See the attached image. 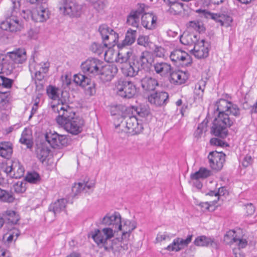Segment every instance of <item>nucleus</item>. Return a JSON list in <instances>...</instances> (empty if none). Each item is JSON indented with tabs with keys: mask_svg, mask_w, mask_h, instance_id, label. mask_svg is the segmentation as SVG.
I'll list each match as a JSON object with an SVG mask.
<instances>
[{
	"mask_svg": "<svg viewBox=\"0 0 257 257\" xmlns=\"http://www.w3.org/2000/svg\"><path fill=\"white\" fill-rule=\"evenodd\" d=\"M32 12V19L36 22L43 23L50 18L51 13L47 3H43Z\"/></svg>",
	"mask_w": 257,
	"mask_h": 257,
	"instance_id": "2eb2a0df",
	"label": "nucleus"
},
{
	"mask_svg": "<svg viewBox=\"0 0 257 257\" xmlns=\"http://www.w3.org/2000/svg\"><path fill=\"white\" fill-rule=\"evenodd\" d=\"M67 203V200L65 198L58 199L50 205L49 210L50 211H53L54 214L59 213L65 210Z\"/></svg>",
	"mask_w": 257,
	"mask_h": 257,
	"instance_id": "f704fd0d",
	"label": "nucleus"
},
{
	"mask_svg": "<svg viewBox=\"0 0 257 257\" xmlns=\"http://www.w3.org/2000/svg\"><path fill=\"white\" fill-rule=\"evenodd\" d=\"M94 186L93 182H89L88 178H85L82 182L75 183L72 187V191L74 196H76L83 191L88 192V190L94 187Z\"/></svg>",
	"mask_w": 257,
	"mask_h": 257,
	"instance_id": "393cba45",
	"label": "nucleus"
},
{
	"mask_svg": "<svg viewBox=\"0 0 257 257\" xmlns=\"http://www.w3.org/2000/svg\"><path fill=\"white\" fill-rule=\"evenodd\" d=\"M13 80L0 75V86L4 88H10L13 84Z\"/></svg>",
	"mask_w": 257,
	"mask_h": 257,
	"instance_id": "4d7b16f0",
	"label": "nucleus"
},
{
	"mask_svg": "<svg viewBox=\"0 0 257 257\" xmlns=\"http://www.w3.org/2000/svg\"><path fill=\"white\" fill-rule=\"evenodd\" d=\"M157 16L153 13L144 14L141 17V24L146 29L153 30L157 26Z\"/></svg>",
	"mask_w": 257,
	"mask_h": 257,
	"instance_id": "4be33fe9",
	"label": "nucleus"
},
{
	"mask_svg": "<svg viewBox=\"0 0 257 257\" xmlns=\"http://www.w3.org/2000/svg\"><path fill=\"white\" fill-rule=\"evenodd\" d=\"M19 142L22 144L26 145L28 148L31 149L33 146V141L31 131L26 128H25L22 133Z\"/></svg>",
	"mask_w": 257,
	"mask_h": 257,
	"instance_id": "58836bf2",
	"label": "nucleus"
},
{
	"mask_svg": "<svg viewBox=\"0 0 257 257\" xmlns=\"http://www.w3.org/2000/svg\"><path fill=\"white\" fill-rule=\"evenodd\" d=\"M169 98V95L165 91H157L148 96L149 101L157 106L166 105Z\"/></svg>",
	"mask_w": 257,
	"mask_h": 257,
	"instance_id": "f3484780",
	"label": "nucleus"
},
{
	"mask_svg": "<svg viewBox=\"0 0 257 257\" xmlns=\"http://www.w3.org/2000/svg\"><path fill=\"white\" fill-rule=\"evenodd\" d=\"M225 155L222 152L212 151L208 156L210 167L214 170L219 171L225 162Z\"/></svg>",
	"mask_w": 257,
	"mask_h": 257,
	"instance_id": "4468645a",
	"label": "nucleus"
},
{
	"mask_svg": "<svg viewBox=\"0 0 257 257\" xmlns=\"http://www.w3.org/2000/svg\"><path fill=\"white\" fill-rule=\"evenodd\" d=\"M148 9L149 7L144 4H138L137 9L132 11L140 17L141 15H144V14L148 13Z\"/></svg>",
	"mask_w": 257,
	"mask_h": 257,
	"instance_id": "5fc2aeb1",
	"label": "nucleus"
},
{
	"mask_svg": "<svg viewBox=\"0 0 257 257\" xmlns=\"http://www.w3.org/2000/svg\"><path fill=\"white\" fill-rule=\"evenodd\" d=\"M96 84L93 82H91V80L90 79V82L87 85L84 87L85 88V93L87 95H88L89 96H93L96 93Z\"/></svg>",
	"mask_w": 257,
	"mask_h": 257,
	"instance_id": "6e6d98bb",
	"label": "nucleus"
},
{
	"mask_svg": "<svg viewBox=\"0 0 257 257\" xmlns=\"http://www.w3.org/2000/svg\"><path fill=\"white\" fill-rule=\"evenodd\" d=\"M209 44L204 39L199 41L195 44L193 48V54L198 59H203L208 56Z\"/></svg>",
	"mask_w": 257,
	"mask_h": 257,
	"instance_id": "6ab92c4d",
	"label": "nucleus"
},
{
	"mask_svg": "<svg viewBox=\"0 0 257 257\" xmlns=\"http://www.w3.org/2000/svg\"><path fill=\"white\" fill-rule=\"evenodd\" d=\"M132 112L136 113L139 116L145 117L150 115V112L149 108L146 106L139 107L132 106Z\"/></svg>",
	"mask_w": 257,
	"mask_h": 257,
	"instance_id": "49530a36",
	"label": "nucleus"
},
{
	"mask_svg": "<svg viewBox=\"0 0 257 257\" xmlns=\"http://www.w3.org/2000/svg\"><path fill=\"white\" fill-rule=\"evenodd\" d=\"M170 76V81L176 85H181L184 83L188 79V73L182 71H172L171 70Z\"/></svg>",
	"mask_w": 257,
	"mask_h": 257,
	"instance_id": "bb28decb",
	"label": "nucleus"
},
{
	"mask_svg": "<svg viewBox=\"0 0 257 257\" xmlns=\"http://www.w3.org/2000/svg\"><path fill=\"white\" fill-rule=\"evenodd\" d=\"M118 71L117 67L113 64H108L100 68V78L103 82H108L112 80Z\"/></svg>",
	"mask_w": 257,
	"mask_h": 257,
	"instance_id": "aec40b11",
	"label": "nucleus"
},
{
	"mask_svg": "<svg viewBox=\"0 0 257 257\" xmlns=\"http://www.w3.org/2000/svg\"><path fill=\"white\" fill-rule=\"evenodd\" d=\"M1 28L6 31L15 32L20 31L22 29L23 26L20 23L18 19L12 16L7 19L6 21L2 22Z\"/></svg>",
	"mask_w": 257,
	"mask_h": 257,
	"instance_id": "412c9836",
	"label": "nucleus"
},
{
	"mask_svg": "<svg viewBox=\"0 0 257 257\" xmlns=\"http://www.w3.org/2000/svg\"><path fill=\"white\" fill-rule=\"evenodd\" d=\"M73 80L77 85L82 87H85L90 82L89 78L81 74L74 75Z\"/></svg>",
	"mask_w": 257,
	"mask_h": 257,
	"instance_id": "a18cd8bd",
	"label": "nucleus"
},
{
	"mask_svg": "<svg viewBox=\"0 0 257 257\" xmlns=\"http://www.w3.org/2000/svg\"><path fill=\"white\" fill-rule=\"evenodd\" d=\"M57 8L60 13L70 18H79L82 14V6L75 0H59Z\"/></svg>",
	"mask_w": 257,
	"mask_h": 257,
	"instance_id": "7ed1b4c3",
	"label": "nucleus"
},
{
	"mask_svg": "<svg viewBox=\"0 0 257 257\" xmlns=\"http://www.w3.org/2000/svg\"><path fill=\"white\" fill-rule=\"evenodd\" d=\"M62 97L59 100L61 102H58L56 104H52L51 106L53 111L58 113L56 120L61 126L76 117L72 108L67 104V102L68 101V92H62Z\"/></svg>",
	"mask_w": 257,
	"mask_h": 257,
	"instance_id": "f03ea898",
	"label": "nucleus"
},
{
	"mask_svg": "<svg viewBox=\"0 0 257 257\" xmlns=\"http://www.w3.org/2000/svg\"><path fill=\"white\" fill-rule=\"evenodd\" d=\"M45 138L53 148L60 149L66 146L68 144V139L65 136L60 135L55 131L51 130L46 132Z\"/></svg>",
	"mask_w": 257,
	"mask_h": 257,
	"instance_id": "9d476101",
	"label": "nucleus"
},
{
	"mask_svg": "<svg viewBox=\"0 0 257 257\" xmlns=\"http://www.w3.org/2000/svg\"><path fill=\"white\" fill-rule=\"evenodd\" d=\"M119 51L116 61L120 63L126 64L131 56H133V52L131 50L125 47L118 48Z\"/></svg>",
	"mask_w": 257,
	"mask_h": 257,
	"instance_id": "473e14b6",
	"label": "nucleus"
},
{
	"mask_svg": "<svg viewBox=\"0 0 257 257\" xmlns=\"http://www.w3.org/2000/svg\"><path fill=\"white\" fill-rule=\"evenodd\" d=\"M185 6L186 7V6L182 3H174L171 5L170 11L175 15H180L185 11Z\"/></svg>",
	"mask_w": 257,
	"mask_h": 257,
	"instance_id": "3c124183",
	"label": "nucleus"
},
{
	"mask_svg": "<svg viewBox=\"0 0 257 257\" xmlns=\"http://www.w3.org/2000/svg\"><path fill=\"white\" fill-rule=\"evenodd\" d=\"M92 237L98 245L106 247L107 240L105 239V236L102 231L98 229L95 230V233L92 235Z\"/></svg>",
	"mask_w": 257,
	"mask_h": 257,
	"instance_id": "79ce46f5",
	"label": "nucleus"
},
{
	"mask_svg": "<svg viewBox=\"0 0 257 257\" xmlns=\"http://www.w3.org/2000/svg\"><path fill=\"white\" fill-rule=\"evenodd\" d=\"M128 238L122 239L121 240L118 238L114 239L112 242L111 247L112 249L115 251H121L128 249Z\"/></svg>",
	"mask_w": 257,
	"mask_h": 257,
	"instance_id": "4c0bfd02",
	"label": "nucleus"
},
{
	"mask_svg": "<svg viewBox=\"0 0 257 257\" xmlns=\"http://www.w3.org/2000/svg\"><path fill=\"white\" fill-rule=\"evenodd\" d=\"M2 170L11 178H20L24 176V168L18 160H8L3 164Z\"/></svg>",
	"mask_w": 257,
	"mask_h": 257,
	"instance_id": "423d86ee",
	"label": "nucleus"
},
{
	"mask_svg": "<svg viewBox=\"0 0 257 257\" xmlns=\"http://www.w3.org/2000/svg\"><path fill=\"white\" fill-rule=\"evenodd\" d=\"M136 225L134 221L129 220H121L118 224L117 229L122 231V238H128L131 232L136 228Z\"/></svg>",
	"mask_w": 257,
	"mask_h": 257,
	"instance_id": "5701e85b",
	"label": "nucleus"
},
{
	"mask_svg": "<svg viewBox=\"0 0 257 257\" xmlns=\"http://www.w3.org/2000/svg\"><path fill=\"white\" fill-rule=\"evenodd\" d=\"M35 152L37 158L43 163L49 156L50 150L45 144H39L37 145Z\"/></svg>",
	"mask_w": 257,
	"mask_h": 257,
	"instance_id": "2f4dec72",
	"label": "nucleus"
},
{
	"mask_svg": "<svg viewBox=\"0 0 257 257\" xmlns=\"http://www.w3.org/2000/svg\"><path fill=\"white\" fill-rule=\"evenodd\" d=\"M210 175V171L205 168H200L198 171L191 175V178L193 180H198L200 178H206Z\"/></svg>",
	"mask_w": 257,
	"mask_h": 257,
	"instance_id": "c03bdc74",
	"label": "nucleus"
},
{
	"mask_svg": "<svg viewBox=\"0 0 257 257\" xmlns=\"http://www.w3.org/2000/svg\"><path fill=\"white\" fill-rule=\"evenodd\" d=\"M194 99L196 101L202 100L204 95V92L202 90L194 89Z\"/></svg>",
	"mask_w": 257,
	"mask_h": 257,
	"instance_id": "69168bd1",
	"label": "nucleus"
},
{
	"mask_svg": "<svg viewBox=\"0 0 257 257\" xmlns=\"http://www.w3.org/2000/svg\"><path fill=\"white\" fill-rule=\"evenodd\" d=\"M137 31L129 29L125 34L124 39L119 43L117 44V47H125L133 44L136 39Z\"/></svg>",
	"mask_w": 257,
	"mask_h": 257,
	"instance_id": "7c9ffc66",
	"label": "nucleus"
},
{
	"mask_svg": "<svg viewBox=\"0 0 257 257\" xmlns=\"http://www.w3.org/2000/svg\"><path fill=\"white\" fill-rule=\"evenodd\" d=\"M196 12L201 17H204L207 19L210 18L216 22L219 23L221 26L228 27L232 21V18L227 14L212 13L206 10L202 9H198Z\"/></svg>",
	"mask_w": 257,
	"mask_h": 257,
	"instance_id": "1a4fd4ad",
	"label": "nucleus"
},
{
	"mask_svg": "<svg viewBox=\"0 0 257 257\" xmlns=\"http://www.w3.org/2000/svg\"><path fill=\"white\" fill-rule=\"evenodd\" d=\"M14 189L16 192L18 193H22L25 191V187L24 186V184L20 181L14 185Z\"/></svg>",
	"mask_w": 257,
	"mask_h": 257,
	"instance_id": "052dcab7",
	"label": "nucleus"
},
{
	"mask_svg": "<svg viewBox=\"0 0 257 257\" xmlns=\"http://www.w3.org/2000/svg\"><path fill=\"white\" fill-rule=\"evenodd\" d=\"M14 199L15 198L11 193L0 188V201L12 203Z\"/></svg>",
	"mask_w": 257,
	"mask_h": 257,
	"instance_id": "8fccbe9b",
	"label": "nucleus"
},
{
	"mask_svg": "<svg viewBox=\"0 0 257 257\" xmlns=\"http://www.w3.org/2000/svg\"><path fill=\"white\" fill-rule=\"evenodd\" d=\"M125 123L126 127L133 135L140 134L144 129L142 123L139 122L138 118L135 115L126 117Z\"/></svg>",
	"mask_w": 257,
	"mask_h": 257,
	"instance_id": "dca6fc26",
	"label": "nucleus"
},
{
	"mask_svg": "<svg viewBox=\"0 0 257 257\" xmlns=\"http://www.w3.org/2000/svg\"><path fill=\"white\" fill-rule=\"evenodd\" d=\"M234 121L232 118L216 117L213 121L211 133L220 138H225L228 135L227 128L232 126Z\"/></svg>",
	"mask_w": 257,
	"mask_h": 257,
	"instance_id": "20e7f679",
	"label": "nucleus"
},
{
	"mask_svg": "<svg viewBox=\"0 0 257 257\" xmlns=\"http://www.w3.org/2000/svg\"><path fill=\"white\" fill-rule=\"evenodd\" d=\"M59 91V88L52 85H49L47 88V93L48 96L54 100H58V102H61L59 100L62 98V92H64L63 91L61 92V97H60Z\"/></svg>",
	"mask_w": 257,
	"mask_h": 257,
	"instance_id": "37998d69",
	"label": "nucleus"
},
{
	"mask_svg": "<svg viewBox=\"0 0 257 257\" xmlns=\"http://www.w3.org/2000/svg\"><path fill=\"white\" fill-rule=\"evenodd\" d=\"M194 244L199 246H208L211 245L217 247V243L214 239L204 235L197 237L194 241Z\"/></svg>",
	"mask_w": 257,
	"mask_h": 257,
	"instance_id": "c756f323",
	"label": "nucleus"
},
{
	"mask_svg": "<svg viewBox=\"0 0 257 257\" xmlns=\"http://www.w3.org/2000/svg\"><path fill=\"white\" fill-rule=\"evenodd\" d=\"M92 50L98 55L103 53V48L96 43H94L91 46Z\"/></svg>",
	"mask_w": 257,
	"mask_h": 257,
	"instance_id": "0e129e2a",
	"label": "nucleus"
},
{
	"mask_svg": "<svg viewBox=\"0 0 257 257\" xmlns=\"http://www.w3.org/2000/svg\"><path fill=\"white\" fill-rule=\"evenodd\" d=\"M101 61L96 58H89L82 63L81 68L82 72L90 77L99 75Z\"/></svg>",
	"mask_w": 257,
	"mask_h": 257,
	"instance_id": "9b49d317",
	"label": "nucleus"
},
{
	"mask_svg": "<svg viewBox=\"0 0 257 257\" xmlns=\"http://www.w3.org/2000/svg\"><path fill=\"white\" fill-rule=\"evenodd\" d=\"M170 58L176 65L182 67H188L192 63L191 56L186 52L180 49L172 51L170 54Z\"/></svg>",
	"mask_w": 257,
	"mask_h": 257,
	"instance_id": "f8f14e48",
	"label": "nucleus"
},
{
	"mask_svg": "<svg viewBox=\"0 0 257 257\" xmlns=\"http://www.w3.org/2000/svg\"><path fill=\"white\" fill-rule=\"evenodd\" d=\"M115 87L117 94L123 98H132L136 93L135 85L131 81L124 79L118 80L116 82Z\"/></svg>",
	"mask_w": 257,
	"mask_h": 257,
	"instance_id": "0eeeda50",
	"label": "nucleus"
},
{
	"mask_svg": "<svg viewBox=\"0 0 257 257\" xmlns=\"http://www.w3.org/2000/svg\"><path fill=\"white\" fill-rule=\"evenodd\" d=\"M102 232L104 233L105 236V239L107 240L111 238L113 236V231L112 228H105L102 230Z\"/></svg>",
	"mask_w": 257,
	"mask_h": 257,
	"instance_id": "680f3d73",
	"label": "nucleus"
},
{
	"mask_svg": "<svg viewBox=\"0 0 257 257\" xmlns=\"http://www.w3.org/2000/svg\"><path fill=\"white\" fill-rule=\"evenodd\" d=\"M26 180L31 184H39L41 182V177L36 172L28 173L25 178Z\"/></svg>",
	"mask_w": 257,
	"mask_h": 257,
	"instance_id": "09e8293b",
	"label": "nucleus"
},
{
	"mask_svg": "<svg viewBox=\"0 0 257 257\" xmlns=\"http://www.w3.org/2000/svg\"><path fill=\"white\" fill-rule=\"evenodd\" d=\"M253 162V159L250 155H246L244 157L242 161V165L244 168H246L250 166Z\"/></svg>",
	"mask_w": 257,
	"mask_h": 257,
	"instance_id": "bf43d9fd",
	"label": "nucleus"
},
{
	"mask_svg": "<svg viewBox=\"0 0 257 257\" xmlns=\"http://www.w3.org/2000/svg\"><path fill=\"white\" fill-rule=\"evenodd\" d=\"M8 92H0V108L6 109L9 103Z\"/></svg>",
	"mask_w": 257,
	"mask_h": 257,
	"instance_id": "864d4df0",
	"label": "nucleus"
},
{
	"mask_svg": "<svg viewBox=\"0 0 257 257\" xmlns=\"http://www.w3.org/2000/svg\"><path fill=\"white\" fill-rule=\"evenodd\" d=\"M208 120L204 119L201 123H199L196 130L195 131L194 135L195 138L198 139L201 137L203 132L207 131Z\"/></svg>",
	"mask_w": 257,
	"mask_h": 257,
	"instance_id": "603ef678",
	"label": "nucleus"
},
{
	"mask_svg": "<svg viewBox=\"0 0 257 257\" xmlns=\"http://www.w3.org/2000/svg\"><path fill=\"white\" fill-rule=\"evenodd\" d=\"M216 110L218 112L217 117L223 116L225 118H230V114L238 117L240 115V109L237 104L224 99H220L216 103Z\"/></svg>",
	"mask_w": 257,
	"mask_h": 257,
	"instance_id": "39448f33",
	"label": "nucleus"
},
{
	"mask_svg": "<svg viewBox=\"0 0 257 257\" xmlns=\"http://www.w3.org/2000/svg\"><path fill=\"white\" fill-rule=\"evenodd\" d=\"M179 37L180 42L184 45L194 46L199 41L198 35L193 34L184 33Z\"/></svg>",
	"mask_w": 257,
	"mask_h": 257,
	"instance_id": "72a5a7b5",
	"label": "nucleus"
},
{
	"mask_svg": "<svg viewBox=\"0 0 257 257\" xmlns=\"http://www.w3.org/2000/svg\"><path fill=\"white\" fill-rule=\"evenodd\" d=\"M14 63L22 64L27 60L26 52L24 49H18L8 53V55Z\"/></svg>",
	"mask_w": 257,
	"mask_h": 257,
	"instance_id": "c85d7f7f",
	"label": "nucleus"
},
{
	"mask_svg": "<svg viewBox=\"0 0 257 257\" xmlns=\"http://www.w3.org/2000/svg\"><path fill=\"white\" fill-rule=\"evenodd\" d=\"M210 143L211 145L219 147H223L225 144L224 141L215 138L211 139L210 140Z\"/></svg>",
	"mask_w": 257,
	"mask_h": 257,
	"instance_id": "e2e57ef3",
	"label": "nucleus"
},
{
	"mask_svg": "<svg viewBox=\"0 0 257 257\" xmlns=\"http://www.w3.org/2000/svg\"><path fill=\"white\" fill-rule=\"evenodd\" d=\"M102 224L108 226H112V228L117 229L119 223H121V216L118 212H114L113 214L107 213L102 218Z\"/></svg>",
	"mask_w": 257,
	"mask_h": 257,
	"instance_id": "b1692460",
	"label": "nucleus"
},
{
	"mask_svg": "<svg viewBox=\"0 0 257 257\" xmlns=\"http://www.w3.org/2000/svg\"><path fill=\"white\" fill-rule=\"evenodd\" d=\"M13 153V145L10 142L0 143V156L9 159Z\"/></svg>",
	"mask_w": 257,
	"mask_h": 257,
	"instance_id": "e433bc0d",
	"label": "nucleus"
},
{
	"mask_svg": "<svg viewBox=\"0 0 257 257\" xmlns=\"http://www.w3.org/2000/svg\"><path fill=\"white\" fill-rule=\"evenodd\" d=\"M84 123V120L82 117L76 116L70 121L66 122L62 126L68 133L73 135H77L83 131Z\"/></svg>",
	"mask_w": 257,
	"mask_h": 257,
	"instance_id": "ddd939ff",
	"label": "nucleus"
},
{
	"mask_svg": "<svg viewBox=\"0 0 257 257\" xmlns=\"http://www.w3.org/2000/svg\"><path fill=\"white\" fill-rule=\"evenodd\" d=\"M229 240L227 242L229 243H236L239 247L244 248L247 245V241L245 239L237 237L236 233L233 230L228 231L224 235V240Z\"/></svg>",
	"mask_w": 257,
	"mask_h": 257,
	"instance_id": "cd10ccee",
	"label": "nucleus"
},
{
	"mask_svg": "<svg viewBox=\"0 0 257 257\" xmlns=\"http://www.w3.org/2000/svg\"><path fill=\"white\" fill-rule=\"evenodd\" d=\"M5 218V223L16 224L19 220V215L14 211L8 210L2 216Z\"/></svg>",
	"mask_w": 257,
	"mask_h": 257,
	"instance_id": "a19ab883",
	"label": "nucleus"
},
{
	"mask_svg": "<svg viewBox=\"0 0 257 257\" xmlns=\"http://www.w3.org/2000/svg\"><path fill=\"white\" fill-rule=\"evenodd\" d=\"M154 58L148 51L141 53L140 57H133L129 63H126L122 67L121 71L124 75L134 77L138 75L139 71L144 69L146 71L151 70Z\"/></svg>",
	"mask_w": 257,
	"mask_h": 257,
	"instance_id": "f257e3e1",
	"label": "nucleus"
},
{
	"mask_svg": "<svg viewBox=\"0 0 257 257\" xmlns=\"http://www.w3.org/2000/svg\"><path fill=\"white\" fill-rule=\"evenodd\" d=\"M154 53L157 57H164L165 54V49L162 47H156L154 50Z\"/></svg>",
	"mask_w": 257,
	"mask_h": 257,
	"instance_id": "338daca9",
	"label": "nucleus"
},
{
	"mask_svg": "<svg viewBox=\"0 0 257 257\" xmlns=\"http://www.w3.org/2000/svg\"><path fill=\"white\" fill-rule=\"evenodd\" d=\"M189 26L200 33L205 30L202 23L199 21H191L189 23Z\"/></svg>",
	"mask_w": 257,
	"mask_h": 257,
	"instance_id": "13d9d810",
	"label": "nucleus"
},
{
	"mask_svg": "<svg viewBox=\"0 0 257 257\" xmlns=\"http://www.w3.org/2000/svg\"><path fill=\"white\" fill-rule=\"evenodd\" d=\"M49 66V63L48 62L40 64L37 66V67H39V69L37 70L38 68L36 69V71L35 73L36 79L40 81H42L45 77L44 74L48 72Z\"/></svg>",
	"mask_w": 257,
	"mask_h": 257,
	"instance_id": "ea45409f",
	"label": "nucleus"
},
{
	"mask_svg": "<svg viewBox=\"0 0 257 257\" xmlns=\"http://www.w3.org/2000/svg\"><path fill=\"white\" fill-rule=\"evenodd\" d=\"M140 17L131 11L128 15L126 23L128 25L138 28L139 25Z\"/></svg>",
	"mask_w": 257,
	"mask_h": 257,
	"instance_id": "de8ad7c7",
	"label": "nucleus"
},
{
	"mask_svg": "<svg viewBox=\"0 0 257 257\" xmlns=\"http://www.w3.org/2000/svg\"><path fill=\"white\" fill-rule=\"evenodd\" d=\"M153 67L155 72L161 76H168L172 70L170 64L164 62H157L152 63L151 68Z\"/></svg>",
	"mask_w": 257,
	"mask_h": 257,
	"instance_id": "a878e982",
	"label": "nucleus"
},
{
	"mask_svg": "<svg viewBox=\"0 0 257 257\" xmlns=\"http://www.w3.org/2000/svg\"><path fill=\"white\" fill-rule=\"evenodd\" d=\"M193 235L189 234L186 239L177 237L174 239L172 243L169 244L166 249L169 251H179L191 242Z\"/></svg>",
	"mask_w": 257,
	"mask_h": 257,
	"instance_id": "a211bd4d",
	"label": "nucleus"
},
{
	"mask_svg": "<svg viewBox=\"0 0 257 257\" xmlns=\"http://www.w3.org/2000/svg\"><path fill=\"white\" fill-rule=\"evenodd\" d=\"M206 81L203 79L199 80L195 85V90H202L204 92L206 86Z\"/></svg>",
	"mask_w": 257,
	"mask_h": 257,
	"instance_id": "774afa93",
	"label": "nucleus"
},
{
	"mask_svg": "<svg viewBox=\"0 0 257 257\" xmlns=\"http://www.w3.org/2000/svg\"><path fill=\"white\" fill-rule=\"evenodd\" d=\"M158 85L157 80L151 77H145L141 80V86L146 91H153Z\"/></svg>",
	"mask_w": 257,
	"mask_h": 257,
	"instance_id": "c9c22d12",
	"label": "nucleus"
},
{
	"mask_svg": "<svg viewBox=\"0 0 257 257\" xmlns=\"http://www.w3.org/2000/svg\"><path fill=\"white\" fill-rule=\"evenodd\" d=\"M98 31L101 36L103 46L104 47L110 48L114 46L111 44L110 41L114 43H116L118 41V35L114 30L110 28L107 25L102 24L99 27Z\"/></svg>",
	"mask_w": 257,
	"mask_h": 257,
	"instance_id": "6e6552de",
	"label": "nucleus"
}]
</instances>
